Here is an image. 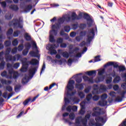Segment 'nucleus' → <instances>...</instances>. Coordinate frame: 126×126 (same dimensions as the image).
<instances>
[{"mask_svg":"<svg viewBox=\"0 0 126 126\" xmlns=\"http://www.w3.org/2000/svg\"><path fill=\"white\" fill-rule=\"evenodd\" d=\"M100 115H101V112L100 111H94L93 113L92 116H93V117H95V120L96 122L95 123L94 120H90L89 123L90 126H103V125H104L106 123L107 120H108L107 115L100 117Z\"/></svg>","mask_w":126,"mask_h":126,"instance_id":"obj_1","label":"nucleus"},{"mask_svg":"<svg viewBox=\"0 0 126 126\" xmlns=\"http://www.w3.org/2000/svg\"><path fill=\"white\" fill-rule=\"evenodd\" d=\"M91 117V115L90 114H87L84 118H82L81 116L78 117L76 119L75 123L78 125H80V123H82V125H83V126H87L88 120H89Z\"/></svg>","mask_w":126,"mask_h":126,"instance_id":"obj_2","label":"nucleus"},{"mask_svg":"<svg viewBox=\"0 0 126 126\" xmlns=\"http://www.w3.org/2000/svg\"><path fill=\"white\" fill-rule=\"evenodd\" d=\"M75 83V82L73 80H71L68 81V84L66 86L68 91L67 92V95L68 96H74L76 93V91L75 92H72V93H69V91H72L74 89V86L73 85Z\"/></svg>","mask_w":126,"mask_h":126,"instance_id":"obj_3","label":"nucleus"},{"mask_svg":"<svg viewBox=\"0 0 126 126\" xmlns=\"http://www.w3.org/2000/svg\"><path fill=\"white\" fill-rule=\"evenodd\" d=\"M10 52H11V48H8L6 49L5 53L6 62H15V61H16V57L12 56V55H9Z\"/></svg>","mask_w":126,"mask_h":126,"instance_id":"obj_4","label":"nucleus"},{"mask_svg":"<svg viewBox=\"0 0 126 126\" xmlns=\"http://www.w3.org/2000/svg\"><path fill=\"white\" fill-rule=\"evenodd\" d=\"M83 17L84 19L87 20V25L89 28L93 26V25H95V22H94V20L91 18L88 13H85L83 14Z\"/></svg>","mask_w":126,"mask_h":126,"instance_id":"obj_5","label":"nucleus"},{"mask_svg":"<svg viewBox=\"0 0 126 126\" xmlns=\"http://www.w3.org/2000/svg\"><path fill=\"white\" fill-rule=\"evenodd\" d=\"M51 30L49 32V41L51 43H55L56 40L55 39L54 36H57L58 35V30H56L55 29L51 28Z\"/></svg>","mask_w":126,"mask_h":126,"instance_id":"obj_6","label":"nucleus"},{"mask_svg":"<svg viewBox=\"0 0 126 126\" xmlns=\"http://www.w3.org/2000/svg\"><path fill=\"white\" fill-rule=\"evenodd\" d=\"M94 36L95 31H94V29H91V30L88 31L87 35V42L88 43H89V44H90V43H91V41L93 40Z\"/></svg>","mask_w":126,"mask_h":126,"instance_id":"obj_7","label":"nucleus"},{"mask_svg":"<svg viewBox=\"0 0 126 126\" xmlns=\"http://www.w3.org/2000/svg\"><path fill=\"white\" fill-rule=\"evenodd\" d=\"M47 50L50 52V55H57V50L56 49V44H48L46 46Z\"/></svg>","mask_w":126,"mask_h":126,"instance_id":"obj_8","label":"nucleus"},{"mask_svg":"<svg viewBox=\"0 0 126 126\" xmlns=\"http://www.w3.org/2000/svg\"><path fill=\"white\" fill-rule=\"evenodd\" d=\"M64 22V18H60L58 19V23L52 26L51 28L59 30L61 28V24H63Z\"/></svg>","mask_w":126,"mask_h":126,"instance_id":"obj_9","label":"nucleus"},{"mask_svg":"<svg viewBox=\"0 0 126 126\" xmlns=\"http://www.w3.org/2000/svg\"><path fill=\"white\" fill-rule=\"evenodd\" d=\"M71 20L74 21V20H80L82 18V14H79L78 16L76 14V13L73 12L71 15Z\"/></svg>","mask_w":126,"mask_h":126,"instance_id":"obj_10","label":"nucleus"},{"mask_svg":"<svg viewBox=\"0 0 126 126\" xmlns=\"http://www.w3.org/2000/svg\"><path fill=\"white\" fill-rule=\"evenodd\" d=\"M111 65H113L114 68H119V67L120 66V65H119V64H118V63L110 62L104 65V67H107V66H110Z\"/></svg>","mask_w":126,"mask_h":126,"instance_id":"obj_11","label":"nucleus"},{"mask_svg":"<svg viewBox=\"0 0 126 126\" xmlns=\"http://www.w3.org/2000/svg\"><path fill=\"white\" fill-rule=\"evenodd\" d=\"M22 66L20 69V71L22 72H26L27 71V69L29 67V64L27 63L26 62H24L22 63Z\"/></svg>","mask_w":126,"mask_h":126,"instance_id":"obj_12","label":"nucleus"},{"mask_svg":"<svg viewBox=\"0 0 126 126\" xmlns=\"http://www.w3.org/2000/svg\"><path fill=\"white\" fill-rule=\"evenodd\" d=\"M93 88V91L92 92V93L94 95H95L96 94H99V93H100V92L99 91V90H100V88H99L98 85H94Z\"/></svg>","mask_w":126,"mask_h":126,"instance_id":"obj_13","label":"nucleus"},{"mask_svg":"<svg viewBox=\"0 0 126 126\" xmlns=\"http://www.w3.org/2000/svg\"><path fill=\"white\" fill-rule=\"evenodd\" d=\"M83 79H84V81H87L89 83H94V80H93V77L89 78L87 76H83Z\"/></svg>","mask_w":126,"mask_h":126,"instance_id":"obj_14","label":"nucleus"},{"mask_svg":"<svg viewBox=\"0 0 126 126\" xmlns=\"http://www.w3.org/2000/svg\"><path fill=\"white\" fill-rule=\"evenodd\" d=\"M121 77L122 78H124L123 81H125L126 83H123L121 84V87L123 88H125L126 87V72L121 73Z\"/></svg>","mask_w":126,"mask_h":126,"instance_id":"obj_15","label":"nucleus"},{"mask_svg":"<svg viewBox=\"0 0 126 126\" xmlns=\"http://www.w3.org/2000/svg\"><path fill=\"white\" fill-rule=\"evenodd\" d=\"M38 69V67H34L33 68L30 69L29 72L30 75L32 76H34V74L36 73V71H37V69Z\"/></svg>","mask_w":126,"mask_h":126,"instance_id":"obj_16","label":"nucleus"},{"mask_svg":"<svg viewBox=\"0 0 126 126\" xmlns=\"http://www.w3.org/2000/svg\"><path fill=\"white\" fill-rule=\"evenodd\" d=\"M38 50H37L36 52H35L34 51H31L30 52V55H31L32 57L34 58H40V55H38Z\"/></svg>","mask_w":126,"mask_h":126,"instance_id":"obj_17","label":"nucleus"},{"mask_svg":"<svg viewBox=\"0 0 126 126\" xmlns=\"http://www.w3.org/2000/svg\"><path fill=\"white\" fill-rule=\"evenodd\" d=\"M107 104H108V101L104 99H101V100H100L98 102V105L99 106H101V107H105V106H107Z\"/></svg>","mask_w":126,"mask_h":126,"instance_id":"obj_18","label":"nucleus"},{"mask_svg":"<svg viewBox=\"0 0 126 126\" xmlns=\"http://www.w3.org/2000/svg\"><path fill=\"white\" fill-rule=\"evenodd\" d=\"M30 63L32 65H37V64H39V61L36 59H32L30 62Z\"/></svg>","mask_w":126,"mask_h":126,"instance_id":"obj_19","label":"nucleus"},{"mask_svg":"<svg viewBox=\"0 0 126 126\" xmlns=\"http://www.w3.org/2000/svg\"><path fill=\"white\" fill-rule=\"evenodd\" d=\"M24 38L26 40V41H31L32 40V38L31 37V35H29V33L28 32H26L24 34Z\"/></svg>","mask_w":126,"mask_h":126,"instance_id":"obj_20","label":"nucleus"},{"mask_svg":"<svg viewBox=\"0 0 126 126\" xmlns=\"http://www.w3.org/2000/svg\"><path fill=\"white\" fill-rule=\"evenodd\" d=\"M32 8H33V6L32 4H29L25 7L24 10L25 12H29Z\"/></svg>","mask_w":126,"mask_h":126,"instance_id":"obj_21","label":"nucleus"},{"mask_svg":"<svg viewBox=\"0 0 126 126\" xmlns=\"http://www.w3.org/2000/svg\"><path fill=\"white\" fill-rule=\"evenodd\" d=\"M9 8L10 9H12V10H14V11H17V10H18L19 9L18 6H17V5H15V4H11L9 6Z\"/></svg>","mask_w":126,"mask_h":126,"instance_id":"obj_22","label":"nucleus"},{"mask_svg":"<svg viewBox=\"0 0 126 126\" xmlns=\"http://www.w3.org/2000/svg\"><path fill=\"white\" fill-rule=\"evenodd\" d=\"M75 88L78 89V90H83L84 86H83V84H76Z\"/></svg>","mask_w":126,"mask_h":126,"instance_id":"obj_23","label":"nucleus"},{"mask_svg":"<svg viewBox=\"0 0 126 126\" xmlns=\"http://www.w3.org/2000/svg\"><path fill=\"white\" fill-rule=\"evenodd\" d=\"M13 21L14 22H16V23H17V25L19 27V28H20L21 29H22L23 28V26L21 25V23H20V20H18L17 19H13Z\"/></svg>","mask_w":126,"mask_h":126,"instance_id":"obj_24","label":"nucleus"},{"mask_svg":"<svg viewBox=\"0 0 126 126\" xmlns=\"http://www.w3.org/2000/svg\"><path fill=\"white\" fill-rule=\"evenodd\" d=\"M13 21L14 22H16V23H17V25L19 27V28H20L21 29H22L23 28V26L21 25V23H20V20H18L17 19H13Z\"/></svg>","mask_w":126,"mask_h":126,"instance_id":"obj_25","label":"nucleus"},{"mask_svg":"<svg viewBox=\"0 0 126 126\" xmlns=\"http://www.w3.org/2000/svg\"><path fill=\"white\" fill-rule=\"evenodd\" d=\"M14 72V71L12 69H10L8 70V75L7 76V78L8 79H11L12 78V75L13 74V73Z\"/></svg>","mask_w":126,"mask_h":126,"instance_id":"obj_26","label":"nucleus"},{"mask_svg":"<svg viewBox=\"0 0 126 126\" xmlns=\"http://www.w3.org/2000/svg\"><path fill=\"white\" fill-rule=\"evenodd\" d=\"M8 25L9 26H14V28H16V27H17V23L14 22L13 19L12 21H11L9 22Z\"/></svg>","mask_w":126,"mask_h":126,"instance_id":"obj_27","label":"nucleus"},{"mask_svg":"<svg viewBox=\"0 0 126 126\" xmlns=\"http://www.w3.org/2000/svg\"><path fill=\"white\" fill-rule=\"evenodd\" d=\"M0 82H1V83H2V84H5L6 85H7L8 84H11L12 81L10 80L7 81L4 79H1L0 80Z\"/></svg>","mask_w":126,"mask_h":126,"instance_id":"obj_28","label":"nucleus"},{"mask_svg":"<svg viewBox=\"0 0 126 126\" xmlns=\"http://www.w3.org/2000/svg\"><path fill=\"white\" fill-rule=\"evenodd\" d=\"M118 69L119 72H124V71H126V66L125 65H119L118 67Z\"/></svg>","mask_w":126,"mask_h":126,"instance_id":"obj_29","label":"nucleus"},{"mask_svg":"<svg viewBox=\"0 0 126 126\" xmlns=\"http://www.w3.org/2000/svg\"><path fill=\"white\" fill-rule=\"evenodd\" d=\"M87 74L89 75V76L96 75V70H91L90 71H88L87 72Z\"/></svg>","mask_w":126,"mask_h":126,"instance_id":"obj_30","label":"nucleus"},{"mask_svg":"<svg viewBox=\"0 0 126 126\" xmlns=\"http://www.w3.org/2000/svg\"><path fill=\"white\" fill-rule=\"evenodd\" d=\"M121 81V77L120 76H117L113 80L114 83H119Z\"/></svg>","mask_w":126,"mask_h":126,"instance_id":"obj_31","label":"nucleus"},{"mask_svg":"<svg viewBox=\"0 0 126 126\" xmlns=\"http://www.w3.org/2000/svg\"><path fill=\"white\" fill-rule=\"evenodd\" d=\"M55 85H56V83H53L52 85H51L49 87H46L44 88V91H48V90H51V89H52V88H53V87H54V86H55Z\"/></svg>","mask_w":126,"mask_h":126,"instance_id":"obj_32","label":"nucleus"},{"mask_svg":"<svg viewBox=\"0 0 126 126\" xmlns=\"http://www.w3.org/2000/svg\"><path fill=\"white\" fill-rule=\"evenodd\" d=\"M12 17H13V16H11V14L7 13L5 15V18L6 20H10V19H12Z\"/></svg>","mask_w":126,"mask_h":126,"instance_id":"obj_33","label":"nucleus"},{"mask_svg":"<svg viewBox=\"0 0 126 126\" xmlns=\"http://www.w3.org/2000/svg\"><path fill=\"white\" fill-rule=\"evenodd\" d=\"M29 102H31V98H29L27 99H26L23 102V104L24 106H27L28 105V103Z\"/></svg>","mask_w":126,"mask_h":126,"instance_id":"obj_34","label":"nucleus"},{"mask_svg":"<svg viewBox=\"0 0 126 126\" xmlns=\"http://www.w3.org/2000/svg\"><path fill=\"white\" fill-rule=\"evenodd\" d=\"M25 47L26 48V49L28 50L29 51V50L31 49V43H30V42L26 43L25 44Z\"/></svg>","mask_w":126,"mask_h":126,"instance_id":"obj_35","label":"nucleus"},{"mask_svg":"<svg viewBox=\"0 0 126 126\" xmlns=\"http://www.w3.org/2000/svg\"><path fill=\"white\" fill-rule=\"evenodd\" d=\"M62 56L63 58H66V59H68L69 57V54L66 51L63 52Z\"/></svg>","mask_w":126,"mask_h":126,"instance_id":"obj_36","label":"nucleus"},{"mask_svg":"<svg viewBox=\"0 0 126 126\" xmlns=\"http://www.w3.org/2000/svg\"><path fill=\"white\" fill-rule=\"evenodd\" d=\"M19 74L18 72L16 71H14L13 73V76L12 77L14 79H17L18 78Z\"/></svg>","mask_w":126,"mask_h":126,"instance_id":"obj_37","label":"nucleus"},{"mask_svg":"<svg viewBox=\"0 0 126 126\" xmlns=\"http://www.w3.org/2000/svg\"><path fill=\"white\" fill-rule=\"evenodd\" d=\"M64 30L65 32L68 33V32H69V31H70V26H65L64 27Z\"/></svg>","mask_w":126,"mask_h":126,"instance_id":"obj_38","label":"nucleus"},{"mask_svg":"<svg viewBox=\"0 0 126 126\" xmlns=\"http://www.w3.org/2000/svg\"><path fill=\"white\" fill-rule=\"evenodd\" d=\"M1 76H2V77H5V78H7V76H8V75H7V72H6V71H3L1 73Z\"/></svg>","mask_w":126,"mask_h":126,"instance_id":"obj_39","label":"nucleus"},{"mask_svg":"<svg viewBox=\"0 0 126 126\" xmlns=\"http://www.w3.org/2000/svg\"><path fill=\"white\" fill-rule=\"evenodd\" d=\"M93 98L92 94H88L86 96V100L88 101V102H89L91 99Z\"/></svg>","mask_w":126,"mask_h":126,"instance_id":"obj_40","label":"nucleus"},{"mask_svg":"<svg viewBox=\"0 0 126 126\" xmlns=\"http://www.w3.org/2000/svg\"><path fill=\"white\" fill-rule=\"evenodd\" d=\"M5 64V62L4 61H2L0 63V69H4Z\"/></svg>","mask_w":126,"mask_h":126,"instance_id":"obj_41","label":"nucleus"},{"mask_svg":"<svg viewBox=\"0 0 126 126\" xmlns=\"http://www.w3.org/2000/svg\"><path fill=\"white\" fill-rule=\"evenodd\" d=\"M11 45V42L9 40H6L4 42L5 47H9Z\"/></svg>","mask_w":126,"mask_h":126,"instance_id":"obj_42","label":"nucleus"},{"mask_svg":"<svg viewBox=\"0 0 126 126\" xmlns=\"http://www.w3.org/2000/svg\"><path fill=\"white\" fill-rule=\"evenodd\" d=\"M112 80H113V78H112V77H108V79L105 80L106 83H107V84H110V83L112 82Z\"/></svg>","mask_w":126,"mask_h":126,"instance_id":"obj_43","label":"nucleus"},{"mask_svg":"<svg viewBox=\"0 0 126 126\" xmlns=\"http://www.w3.org/2000/svg\"><path fill=\"white\" fill-rule=\"evenodd\" d=\"M101 61V59H100V56L98 55L94 57V63H97L98 62H100Z\"/></svg>","mask_w":126,"mask_h":126,"instance_id":"obj_44","label":"nucleus"},{"mask_svg":"<svg viewBox=\"0 0 126 126\" xmlns=\"http://www.w3.org/2000/svg\"><path fill=\"white\" fill-rule=\"evenodd\" d=\"M71 27L73 30H76L78 28V24H74L72 25Z\"/></svg>","mask_w":126,"mask_h":126,"instance_id":"obj_45","label":"nucleus"},{"mask_svg":"<svg viewBox=\"0 0 126 126\" xmlns=\"http://www.w3.org/2000/svg\"><path fill=\"white\" fill-rule=\"evenodd\" d=\"M79 96L80 97L81 99H83L85 97V94L83 92H79Z\"/></svg>","mask_w":126,"mask_h":126,"instance_id":"obj_46","label":"nucleus"},{"mask_svg":"<svg viewBox=\"0 0 126 126\" xmlns=\"http://www.w3.org/2000/svg\"><path fill=\"white\" fill-rule=\"evenodd\" d=\"M100 99V96L99 95H95L93 97V101H98Z\"/></svg>","mask_w":126,"mask_h":126,"instance_id":"obj_47","label":"nucleus"},{"mask_svg":"<svg viewBox=\"0 0 126 126\" xmlns=\"http://www.w3.org/2000/svg\"><path fill=\"white\" fill-rule=\"evenodd\" d=\"M69 118L70 120H71L72 121H73V120H74V118H75V116L74 115V114L70 113L69 115Z\"/></svg>","mask_w":126,"mask_h":126,"instance_id":"obj_48","label":"nucleus"},{"mask_svg":"<svg viewBox=\"0 0 126 126\" xmlns=\"http://www.w3.org/2000/svg\"><path fill=\"white\" fill-rule=\"evenodd\" d=\"M13 89H12V87L10 86H6V90L8 91L9 92H12V90Z\"/></svg>","mask_w":126,"mask_h":126,"instance_id":"obj_49","label":"nucleus"},{"mask_svg":"<svg viewBox=\"0 0 126 126\" xmlns=\"http://www.w3.org/2000/svg\"><path fill=\"white\" fill-rule=\"evenodd\" d=\"M108 98V94H104L101 96V100H106Z\"/></svg>","mask_w":126,"mask_h":126,"instance_id":"obj_50","label":"nucleus"},{"mask_svg":"<svg viewBox=\"0 0 126 126\" xmlns=\"http://www.w3.org/2000/svg\"><path fill=\"white\" fill-rule=\"evenodd\" d=\"M87 27V25L86 24H81L80 25V28L81 29H85Z\"/></svg>","mask_w":126,"mask_h":126,"instance_id":"obj_51","label":"nucleus"},{"mask_svg":"<svg viewBox=\"0 0 126 126\" xmlns=\"http://www.w3.org/2000/svg\"><path fill=\"white\" fill-rule=\"evenodd\" d=\"M28 53H29V50L26 49H24L22 52L23 56H27Z\"/></svg>","mask_w":126,"mask_h":126,"instance_id":"obj_52","label":"nucleus"},{"mask_svg":"<svg viewBox=\"0 0 126 126\" xmlns=\"http://www.w3.org/2000/svg\"><path fill=\"white\" fill-rule=\"evenodd\" d=\"M24 48V46H23V44H21L18 46V50L20 52H21V51L23 50Z\"/></svg>","mask_w":126,"mask_h":126,"instance_id":"obj_53","label":"nucleus"},{"mask_svg":"<svg viewBox=\"0 0 126 126\" xmlns=\"http://www.w3.org/2000/svg\"><path fill=\"white\" fill-rule=\"evenodd\" d=\"M19 66H20V63H15L13 65V67H14V68H15V69H17V68H18Z\"/></svg>","mask_w":126,"mask_h":126,"instance_id":"obj_54","label":"nucleus"},{"mask_svg":"<svg viewBox=\"0 0 126 126\" xmlns=\"http://www.w3.org/2000/svg\"><path fill=\"white\" fill-rule=\"evenodd\" d=\"M63 42V38L60 37L57 40V43L58 44H62Z\"/></svg>","mask_w":126,"mask_h":126,"instance_id":"obj_55","label":"nucleus"},{"mask_svg":"<svg viewBox=\"0 0 126 126\" xmlns=\"http://www.w3.org/2000/svg\"><path fill=\"white\" fill-rule=\"evenodd\" d=\"M12 33H13V30L12 29H9L7 32V35H12Z\"/></svg>","mask_w":126,"mask_h":126,"instance_id":"obj_56","label":"nucleus"},{"mask_svg":"<svg viewBox=\"0 0 126 126\" xmlns=\"http://www.w3.org/2000/svg\"><path fill=\"white\" fill-rule=\"evenodd\" d=\"M19 33H20V31H17L14 32L13 33V36L14 37H18L19 35Z\"/></svg>","mask_w":126,"mask_h":126,"instance_id":"obj_57","label":"nucleus"},{"mask_svg":"<svg viewBox=\"0 0 126 126\" xmlns=\"http://www.w3.org/2000/svg\"><path fill=\"white\" fill-rule=\"evenodd\" d=\"M66 110L67 112L70 113V112H71V110H72V106H71V105L68 106L66 107Z\"/></svg>","mask_w":126,"mask_h":126,"instance_id":"obj_58","label":"nucleus"},{"mask_svg":"<svg viewBox=\"0 0 126 126\" xmlns=\"http://www.w3.org/2000/svg\"><path fill=\"white\" fill-rule=\"evenodd\" d=\"M28 83V80L26 79V77H24L22 80V84H26V83Z\"/></svg>","mask_w":126,"mask_h":126,"instance_id":"obj_59","label":"nucleus"},{"mask_svg":"<svg viewBox=\"0 0 126 126\" xmlns=\"http://www.w3.org/2000/svg\"><path fill=\"white\" fill-rule=\"evenodd\" d=\"M12 45L14 46H17V45H18V41L17 40V39H15L12 41Z\"/></svg>","mask_w":126,"mask_h":126,"instance_id":"obj_60","label":"nucleus"},{"mask_svg":"<svg viewBox=\"0 0 126 126\" xmlns=\"http://www.w3.org/2000/svg\"><path fill=\"white\" fill-rule=\"evenodd\" d=\"M113 89L115 91H118L120 89V87L119 85H115L113 86Z\"/></svg>","mask_w":126,"mask_h":126,"instance_id":"obj_61","label":"nucleus"},{"mask_svg":"<svg viewBox=\"0 0 126 126\" xmlns=\"http://www.w3.org/2000/svg\"><path fill=\"white\" fill-rule=\"evenodd\" d=\"M82 81V78L77 77L76 78V82H77V83H81Z\"/></svg>","mask_w":126,"mask_h":126,"instance_id":"obj_62","label":"nucleus"},{"mask_svg":"<svg viewBox=\"0 0 126 126\" xmlns=\"http://www.w3.org/2000/svg\"><path fill=\"white\" fill-rule=\"evenodd\" d=\"M122 100L123 99L120 96H117V97H116L115 99V101L116 102H122Z\"/></svg>","mask_w":126,"mask_h":126,"instance_id":"obj_63","label":"nucleus"},{"mask_svg":"<svg viewBox=\"0 0 126 126\" xmlns=\"http://www.w3.org/2000/svg\"><path fill=\"white\" fill-rule=\"evenodd\" d=\"M105 73V69H102L101 70L99 71L98 73V75H102Z\"/></svg>","mask_w":126,"mask_h":126,"instance_id":"obj_64","label":"nucleus"}]
</instances>
